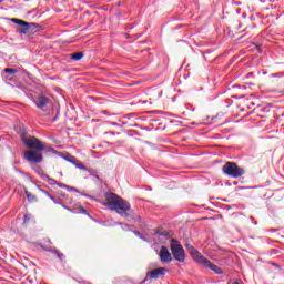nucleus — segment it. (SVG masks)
Wrapping results in <instances>:
<instances>
[{"instance_id":"1","label":"nucleus","mask_w":284,"mask_h":284,"mask_svg":"<svg viewBox=\"0 0 284 284\" xmlns=\"http://www.w3.org/2000/svg\"><path fill=\"white\" fill-rule=\"evenodd\" d=\"M103 205L104 207H108V210H111V212L120 214L122 219H126L128 221H139V215L131 211L132 205H130V202L123 200V197L115 193H106Z\"/></svg>"},{"instance_id":"2","label":"nucleus","mask_w":284,"mask_h":284,"mask_svg":"<svg viewBox=\"0 0 284 284\" xmlns=\"http://www.w3.org/2000/svg\"><path fill=\"white\" fill-rule=\"evenodd\" d=\"M222 172L226 176H231L232 179H239L243 176V174H245V169L236 165L235 162H226L222 168Z\"/></svg>"},{"instance_id":"3","label":"nucleus","mask_w":284,"mask_h":284,"mask_svg":"<svg viewBox=\"0 0 284 284\" xmlns=\"http://www.w3.org/2000/svg\"><path fill=\"white\" fill-rule=\"evenodd\" d=\"M171 253L179 263H185V250L176 239L171 240Z\"/></svg>"},{"instance_id":"4","label":"nucleus","mask_w":284,"mask_h":284,"mask_svg":"<svg viewBox=\"0 0 284 284\" xmlns=\"http://www.w3.org/2000/svg\"><path fill=\"white\" fill-rule=\"evenodd\" d=\"M22 143L29 150H36L37 152H43V150H45V145H43V142H41V140L36 136L24 139L22 140Z\"/></svg>"},{"instance_id":"5","label":"nucleus","mask_w":284,"mask_h":284,"mask_svg":"<svg viewBox=\"0 0 284 284\" xmlns=\"http://www.w3.org/2000/svg\"><path fill=\"white\" fill-rule=\"evenodd\" d=\"M12 23H17V26H21L20 34H29V32H34L39 26L37 23H29L24 20L12 18Z\"/></svg>"},{"instance_id":"6","label":"nucleus","mask_w":284,"mask_h":284,"mask_svg":"<svg viewBox=\"0 0 284 284\" xmlns=\"http://www.w3.org/2000/svg\"><path fill=\"white\" fill-rule=\"evenodd\" d=\"M23 158L29 163H41L43 161V154L39 153V151L29 150L26 151Z\"/></svg>"},{"instance_id":"7","label":"nucleus","mask_w":284,"mask_h":284,"mask_svg":"<svg viewBox=\"0 0 284 284\" xmlns=\"http://www.w3.org/2000/svg\"><path fill=\"white\" fill-rule=\"evenodd\" d=\"M165 274H168V268L165 267L154 268L150 273H146L144 282L160 278V276H165Z\"/></svg>"},{"instance_id":"8","label":"nucleus","mask_w":284,"mask_h":284,"mask_svg":"<svg viewBox=\"0 0 284 284\" xmlns=\"http://www.w3.org/2000/svg\"><path fill=\"white\" fill-rule=\"evenodd\" d=\"M185 247L187 252L191 254L193 261L197 262L200 265V263L203 261L202 258H205V256L201 255V253L197 252L196 248H194V246L190 243H186Z\"/></svg>"},{"instance_id":"9","label":"nucleus","mask_w":284,"mask_h":284,"mask_svg":"<svg viewBox=\"0 0 284 284\" xmlns=\"http://www.w3.org/2000/svg\"><path fill=\"white\" fill-rule=\"evenodd\" d=\"M200 265H203V267H207L209 270H212V272H214L215 274H223V268L219 267L216 264H213L206 257L202 258Z\"/></svg>"},{"instance_id":"10","label":"nucleus","mask_w":284,"mask_h":284,"mask_svg":"<svg viewBox=\"0 0 284 284\" xmlns=\"http://www.w3.org/2000/svg\"><path fill=\"white\" fill-rule=\"evenodd\" d=\"M34 103L38 110H42L43 112H45V105H49L50 100L45 95H40L36 99Z\"/></svg>"},{"instance_id":"11","label":"nucleus","mask_w":284,"mask_h":284,"mask_svg":"<svg viewBox=\"0 0 284 284\" xmlns=\"http://www.w3.org/2000/svg\"><path fill=\"white\" fill-rule=\"evenodd\" d=\"M159 256L161 263H172V254L166 248V246L161 247Z\"/></svg>"},{"instance_id":"12","label":"nucleus","mask_w":284,"mask_h":284,"mask_svg":"<svg viewBox=\"0 0 284 284\" xmlns=\"http://www.w3.org/2000/svg\"><path fill=\"white\" fill-rule=\"evenodd\" d=\"M40 176H41V179L47 181V183H49V185H58V187H59V185H62L61 182L48 176V174L43 173V171L40 172Z\"/></svg>"},{"instance_id":"13","label":"nucleus","mask_w":284,"mask_h":284,"mask_svg":"<svg viewBox=\"0 0 284 284\" xmlns=\"http://www.w3.org/2000/svg\"><path fill=\"white\" fill-rule=\"evenodd\" d=\"M83 57H85V53H83L82 51L69 54V58L72 59V61H81Z\"/></svg>"},{"instance_id":"14","label":"nucleus","mask_w":284,"mask_h":284,"mask_svg":"<svg viewBox=\"0 0 284 284\" xmlns=\"http://www.w3.org/2000/svg\"><path fill=\"white\" fill-rule=\"evenodd\" d=\"M27 200L29 203H37L39 200L37 199V195L30 193L29 191H26Z\"/></svg>"},{"instance_id":"15","label":"nucleus","mask_w":284,"mask_h":284,"mask_svg":"<svg viewBox=\"0 0 284 284\" xmlns=\"http://www.w3.org/2000/svg\"><path fill=\"white\" fill-rule=\"evenodd\" d=\"M75 168H78L79 170H82L83 172H92V170L88 169L85 165H83V163L81 162H73Z\"/></svg>"},{"instance_id":"16","label":"nucleus","mask_w":284,"mask_h":284,"mask_svg":"<svg viewBox=\"0 0 284 284\" xmlns=\"http://www.w3.org/2000/svg\"><path fill=\"white\" fill-rule=\"evenodd\" d=\"M59 187H61L62 190H68V192H77V190L68 184H59Z\"/></svg>"},{"instance_id":"17","label":"nucleus","mask_w":284,"mask_h":284,"mask_svg":"<svg viewBox=\"0 0 284 284\" xmlns=\"http://www.w3.org/2000/svg\"><path fill=\"white\" fill-rule=\"evenodd\" d=\"M54 254L58 256V258H60V261H65V255L60 251H54Z\"/></svg>"},{"instance_id":"18","label":"nucleus","mask_w":284,"mask_h":284,"mask_svg":"<svg viewBox=\"0 0 284 284\" xmlns=\"http://www.w3.org/2000/svg\"><path fill=\"white\" fill-rule=\"evenodd\" d=\"M4 72L7 73V74H17V69H12V68H6L4 69Z\"/></svg>"},{"instance_id":"19","label":"nucleus","mask_w":284,"mask_h":284,"mask_svg":"<svg viewBox=\"0 0 284 284\" xmlns=\"http://www.w3.org/2000/svg\"><path fill=\"white\" fill-rule=\"evenodd\" d=\"M53 203H55V205H62V207H64V210H68L69 212H72V209H68V206L63 205L62 203H60L57 200Z\"/></svg>"},{"instance_id":"20","label":"nucleus","mask_w":284,"mask_h":284,"mask_svg":"<svg viewBox=\"0 0 284 284\" xmlns=\"http://www.w3.org/2000/svg\"><path fill=\"white\" fill-rule=\"evenodd\" d=\"M90 173H91V176H94V179H95L97 181H101V178H99L98 174H94V171H91Z\"/></svg>"},{"instance_id":"21","label":"nucleus","mask_w":284,"mask_h":284,"mask_svg":"<svg viewBox=\"0 0 284 284\" xmlns=\"http://www.w3.org/2000/svg\"><path fill=\"white\" fill-rule=\"evenodd\" d=\"M40 192H42V194H44L45 196L50 195V193L48 191L43 190V189H40Z\"/></svg>"},{"instance_id":"22","label":"nucleus","mask_w":284,"mask_h":284,"mask_svg":"<svg viewBox=\"0 0 284 284\" xmlns=\"http://www.w3.org/2000/svg\"><path fill=\"white\" fill-rule=\"evenodd\" d=\"M69 161H70V163H72L73 165H74V163H78V162H79V160H75L74 158H71Z\"/></svg>"},{"instance_id":"23","label":"nucleus","mask_w":284,"mask_h":284,"mask_svg":"<svg viewBox=\"0 0 284 284\" xmlns=\"http://www.w3.org/2000/svg\"><path fill=\"white\" fill-rule=\"evenodd\" d=\"M245 190H247V187L242 186L239 189L240 192H245Z\"/></svg>"},{"instance_id":"24","label":"nucleus","mask_w":284,"mask_h":284,"mask_svg":"<svg viewBox=\"0 0 284 284\" xmlns=\"http://www.w3.org/2000/svg\"><path fill=\"white\" fill-rule=\"evenodd\" d=\"M48 199H50L51 201H55L54 196H52L51 194L48 195Z\"/></svg>"},{"instance_id":"25","label":"nucleus","mask_w":284,"mask_h":284,"mask_svg":"<svg viewBox=\"0 0 284 284\" xmlns=\"http://www.w3.org/2000/svg\"><path fill=\"white\" fill-rule=\"evenodd\" d=\"M80 212L85 213L87 211L83 209V206H80Z\"/></svg>"},{"instance_id":"26","label":"nucleus","mask_w":284,"mask_h":284,"mask_svg":"<svg viewBox=\"0 0 284 284\" xmlns=\"http://www.w3.org/2000/svg\"><path fill=\"white\" fill-rule=\"evenodd\" d=\"M24 221H30V217L28 215H24Z\"/></svg>"},{"instance_id":"27","label":"nucleus","mask_w":284,"mask_h":284,"mask_svg":"<svg viewBox=\"0 0 284 284\" xmlns=\"http://www.w3.org/2000/svg\"><path fill=\"white\" fill-rule=\"evenodd\" d=\"M162 95H163V92L160 93V97H162Z\"/></svg>"},{"instance_id":"28","label":"nucleus","mask_w":284,"mask_h":284,"mask_svg":"<svg viewBox=\"0 0 284 284\" xmlns=\"http://www.w3.org/2000/svg\"><path fill=\"white\" fill-rule=\"evenodd\" d=\"M234 284H241V283H239V282H234Z\"/></svg>"},{"instance_id":"29","label":"nucleus","mask_w":284,"mask_h":284,"mask_svg":"<svg viewBox=\"0 0 284 284\" xmlns=\"http://www.w3.org/2000/svg\"><path fill=\"white\" fill-rule=\"evenodd\" d=\"M3 0H0V3H2Z\"/></svg>"}]
</instances>
